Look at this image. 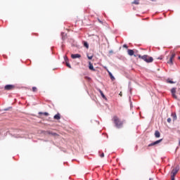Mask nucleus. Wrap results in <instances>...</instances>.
Segmentation results:
<instances>
[{
	"mask_svg": "<svg viewBox=\"0 0 180 180\" xmlns=\"http://www.w3.org/2000/svg\"><path fill=\"white\" fill-rule=\"evenodd\" d=\"M140 0H134L132 4L134 5H139L140 4L139 2Z\"/></svg>",
	"mask_w": 180,
	"mask_h": 180,
	"instance_id": "obj_18",
	"label": "nucleus"
},
{
	"mask_svg": "<svg viewBox=\"0 0 180 180\" xmlns=\"http://www.w3.org/2000/svg\"><path fill=\"white\" fill-rule=\"evenodd\" d=\"M172 95L174 98V99H178V97L176 96V88H172L171 89Z\"/></svg>",
	"mask_w": 180,
	"mask_h": 180,
	"instance_id": "obj_5",
	"label": "nucleus"
},
{
	"mask_svg": "<svg viewBox=\"0 0 180 180\" xmlns=\"http://www.w3.org/2000/svg\"><path fill=\"white\" fill-rule=\"evenodd\" d=\"M39 115H44V116H49V112H39Z\"/></svg>",
	"mask_w": 180,
	"mask_h": 180,
	"instance_id": "obj_21",
	"label": "nucleus"
},
{
	"mask_svg": "<svg viewBox=\"0 0 180 180\" xmlns=\"http://www.w3.org/2000/svg\"><path fill=\"white\" fill-rule=\"evenodd\" d=\"M151 1H155V0H151Z\"/></svg>",
	"mask_w": 180,
	"mask_h": 180,
	"instance_id": "obj_34",
	"label": "nucleus"
},
{
	"mask_svg": "<svg viewBox=\"0 0 180 180\" xmlns=\"http://www.w3.org/2000/svg\"><path fill=\"white\" fill-rule=\"evenodd\" d=\"M108 72L109 74L110 79H112V81H115V77H113V75H112V72H110L109 70H108Z\"/></svg>",
	"mask_w": 180,
	"mask_h": 180,
	"instance_id": "obj_16",
	"label": "nucleus"
},
{
	"mask_svg": "<svg viewBox=\"0 0 180 180\" xmlns=\"http://www.w3.org/2000/svg\"><path fill=\"white\" fill-rule=\"evenodd\" d=\"M158 60H162V58H158Z\"/></svg>",
	"mask_w": 180,
	"mask_h": 180,
	"instance_id": "obj_31",
	"label": "nucleus"
},
{
	"mask_svg": "<svg viewBox=\"0 0 180 180\" xmlns=\"http://www.w3.org/2000/svg\"><path fill=\"white\" fill-rule=\"evenodd\" d=\"M32 92H37V87L36 86L32 87Z\"/></svg>",
	"mask_w": 180,
	"mask_h": 180,
	"instance_id": "obj_20",
	"label": "nucleus"
},
{
	"mask_svg": "<svg viewBox=\"0 0 180 180\" xmlns=\"http://www.w3.org/2000/svg\"><path fill=\"white\" fill-rule=\"evenodd\" d=\"M100 23H102V21L99 20Z\"/></svg>",
	"mask_w": 180,
	"mask_h": 180,
	"instance_id": "obj_32",
	"label": "nucleus"
},
{
	"mask_svg": "<svg viewBox=\"0 0 180 180\" xmlns=\"http://www.w3.org/2000/svg\"><path fill=\"white\" fill-rule=\"evenodd\" d=\"M166 82H167V84H175V82L170 80L169 79H167Z\"/></svg>",
	"mask_w": 180,
	"mask_h": 180,
	"instance_id": "obj_17",
	"label": "nucleus"
},
{
	"mask_svg": "<svg viewBox=\"0 0 180 180\" xmlns=\"http://www.w3.org/2000/svg\"><path fill=\"white\" fill-rule=\"evenodd\" d=\"M86 79H91V77H85Z\"/></svg>",
	"mask_w": 180,
	"mask_h": 180,
	"instance_id": "obj_28",
	"label": "nucleus"
},
{
	"mask_svg": "<svg viewBox=\"0 0 180 180\" xmlns=\"http://www.w3.org/2000/svg\"><path fill=\"white\" fill-rule=\"evenodd\" d=\"M123 47H124V49H127V45L124 44V45H123Z\"/></svg>",
	"mask_w": 180,
	"mask_h": 180,
	"instance_id": "obj_27",
	"label": "nucleus"
},
{
	"mask_svg": "<svg viewBox=\"0 0 180 180\" xmlns=\"http://www.w3.org/2000/svg\"><path fill=\"white\" fill-rule=\"evenodd\" d=\"M155 136L156 137V139H159V137L161 136V134L160 133L159 131H155Z\"/></svg>",
	"mask_w": 180,
	"mask_h": 180,
	"instance_id": "obj_14",
	"label": "nucleus"
},
{
	"mask_svg": "<svg viewBox=\"0 0 180 180\" xmlns=\"http://www.w3.org/2000/svg\"><path fill=\"white\" fill-rule=\"evenodd\" d=\"M172 180H175V177H171Z\"/></svg>",
	"mask_w": 180,
	"mask_h": 180,
	"instance_id": "obj_30",
	"label": "nucleus"
},
{
	"mask_svg": "<svg viewBox=\"0 0 180 180\" xmlns=\"http://www.w3.org/2000/svg\"><path fill=\"white\" fill-rule=\"evenodd\" d=\"M53 119H55V120H60L61 119V115H60V113H57L54 115Z\"/></svg>",
	"mask_w": 180,
	"mask_h": 180,
	"instance_id": "obj_11",
	"label": "nucleus"
},
{
	"mask_svg": "<svg viewBox=\"0 0 180 180\" xmlns=\"http://www.w3.org/2000/svg\"><path fill=\"white\" fill-rule=\"evenodd\" d=\"M171 122H172L171 118H168V119H167V122H168V123H171Z\"/></svg>",
	"mask_w": 180,
	"mask_h": 180,
	"instance_id": "obj_26",
	"label": "nucleus"
},
{
	"mask_svg": "<svg viewBox=\"0 0 180 180\" xmlns=\"http://www.w3.org/2000/svg\"><path fill=\"white\" fill-rule=\"evenodd\" d=\"M171 116H172V119H173V122H175V120H176V119H177V117H176V113L172 112V113L171 114Z\"/></svg>",
	"mask_w": 180,
	"mask_h": 180,
	"instance_id": "obj_13",
	"label": "nucleus"
},
{
	"mask_svg": "<svg viewBox=\"0 0 180 180\" xmlns=\"http://www.w3.org/2000/svg\"><path fill=\"white\" fill-rule=\"evenodd\" d=\"M176 174H178V169H173L172 171L171 177L175 178V175H176Z\"/></svg>",
	"mask_w": 180,
	"mask_h": 180,
	"instance_id": "obj_7",
	"label": "nucleus"
},
{
	"mask_svg": "<svg viewBox=\"0 0 180 180\" xmlns=\"http://www.w3.org/2000/svg\"><path fill=\"white\" fill-rule=\"evenodd\" d=\"M16 86L13 84H7L4 86L5 91H13Z\"/></svg>",
	"mask_w": 180,
	"mask_h": 180,
	"instance_id": "obj_4",
	"label": "nucleus"
},
{
	"mask_svg": "<svg viewBox=\"0 0 180 180\" xmlns=\"http://www.w3.org/2000/svg\"><path fill=\"white\" fill-rule=\"evenodd\" d=\"M129 56H134V51L131 49H128L127 51Z\"/></svg>",
	"mask_w": 180,
	"mask_h": 180,
	"instance_id": "obj_15",
	"label": "nucleus"
},
{
	"mask_svg": "<svg viewBox=\"0 0 180 180\" xmlns=\"http://www.w3.org/2000/svg\"><path fill=\"white\" fill-rule=\"evenodd\" d=\"M100 157L101 158H103V157H105V153H102L101 155H100Z\"/></svg>",
	"mask_w": 180,
	"mask_h": 180,
	"instance_id": "obj_24",
	"label": "nucleus"
},
{
	"mask_svg": "<svg viewBox=\"0 0 180 180\" xmlns=\"http://www.w3.org/2000/svg\"><path fill=\"white\" fill-rule=\"evenodd\" d=\"M179 146H180V140H179Z\"/></svg>",
	"mask_w": 180,
	"mask_h": 180,
	"instance_id": "obj_33",
	"label": "nucleus"
},
{
	"mask_svg": "<svg viewBox=\"0 0 180 180\" xmlns=\"http://www.w3.org/2000/svg\"><path fill=\"white\" fill-rule=\"evenodd\" d=\"M161 141H162V139L158 140L152 143H150L148 145V147H153V146H157V144H160V143H161Z\"/></svg>",
	"mask_w": 180,
	"mask_h": 180,
	"instance_id": "obj_6",
	"label": "nucleus"
},
{
	"mask_svg": "<svg viewBox=\"0 0 180 180\" xmlns=\"http://www.w3.org/2000/svg\"><path fill=\"white\" fill-rule=\"evenodd\" d=\"M89 69L91 70V71H96L94 68V65L91 62H89Z\"/></svg>",
	"mask_w": 180,
	"mask_h": 180,
	"instance_id": "obj_9",
	"label": "nucleus"
},
{
	"mask_svg": "<svg viewBox=\"0 0 180 180\" xmlns=\"http://www.w3.org/2000/svg\"><path fill=\"white\" fill-rule=\"evenodd\" d=\"M84 46L86 49H89V45L88 44V42H84Z\"/></svg>",
	"mask_w": 180,
	"mask_h": 180,
	"instance_id": "obj_19",
	"label": "nucleus"
},
{
	"mask_svg": "<svg viewBox=\"0 0 180 180\" xmlns=\"http://www.w3.org/2000/svg\"><path fill=\"white\" fill-rule=\"evenodd\" d=\"M175 53H172L171 56L167 57V59L169 58L167 64H169V65H174V59L175 58Z\"/></svg>",
	"mask_w": 180,
	"mask_h": 180,
	"instance_id": "obj_3",
	"label": "nucleus"
},
{
	"mask_svg": "<svg viewBox=\"0 0 180 180\" xmlns=\"http://www.w3.org/2000/svg\"><path fill=\"white\" fill-rule=\"evenodd\" d=\"M139 58H141V60H143V61H146V63H153L154 61V59L151 56H148V55H138Z\"/></svg>",
	"mask_w": 180,
	"mask_h": 180,
	"instance_id": "obj_2",
	"label": "nucleus"
},
{
	"mask_svg": "<svg viewBox=\"0 0 180 180\" xmlns=\"http://www.w3.org/2000/svg\"><path fill=\"white\" fill-rule=\"evenodd\" d=\"M64 58H65V60L66 63H67V61L68 60V58L66 56H64Z\"/></svg>",
	"mask_w": 180,
	"mask_h": 180,
	"instance_id": "obj_25",
	"label": "nucleus"
},
{
	"mask_svg": "<svg viewBox=\"0 0 180 180\" xmlns=\"http://www.w3.org/2000/svg\"><path fill=\"white\" fill-rule=\"evenodd\" d=\"M87 58H89V60H92V58H94V56H87Z\"/></svg>",
	"mask_w": 180,
	"mask_h": 180,
	"instance_id": "obj_22",
	"label": "nucleus"
},
{
	"mask_svg": "<svg viewBox=\"0 0 180 180\" xmlns=\"http://www.w3.org/2000/svg\"><path fill=\"white\" fill-rule=\"evenodd\" d=\"M66 65H67V67H68L69 68H71V65H70V63H68V62H66Z\"/></svg>",
	"mask_w": 180,
	"mask_h": 180,
	"instance_id": "obj_23",
	"label": "nucleus"
},
{
	"mask_svg": "<svg viewBox=\"0 0 180 180\" xmlns=\"http://www.w3.org/2000/svg\"><path fill=\"white\" fill-rule=\"evenodd\" d=\"M119 95H120L121 96H122V92H120V94H119Z\"/></svg>",
	"mask_w": 180,
	"mask_h": 180,
	"instance_id": "obj_29",
	"label": "nucleus"
},
{
	"mask_svg": "<svg viewBox=\"0 0 180 180\" xmlns=\"http://www.w3.org/2000/svg\"><path fill=\"white\" fill-rule=\"evenodd\" d=\"M71 57L72 58H81V55L79 53H76V54H72Z\"/></svg>",
	"mask_w": 180,
	"mask_h": 180,
	"instance_id": "obj_10",
	"label": "nucleus"
},
{
	"mask_svg": "<svg viewBox=\"0 0 180 180\" xmlns=\"http://www.w3.org/2000/svg\"><path fill=\"white\" fill-rule=\"evenodd\" d=\"M112 122H114V124L117 129H122L123 127V124L124 123V120L122 121L119 117L115 115L112 118Z\"/></svg>",
	"mask_w": 180,
	"mask_h": 180,
	"instance_id": "obj_1",
	"label": "nucleus"
},
{
	"mask_svg": "<svg viewBox=\"0 0 180 180\" xmlns=\"http://www.w3.org/2000/svg\"><path fill=\"white\" fill-rule=\"evenodd\" d=\"M97 90L98 91V92H100L101 96L103 98H104L105 101L108 100V98H106V96H105V94H103V91H102V90H101V89H97Z\"/></svg>",
	"mask_w": 180,
	"mask_h": 180,
	"instance_id": "obj_8",
	"label": "nucleus"
},
{
	"mask_svg": "<svg viewBox=\"0 0 180 180\" xmlns=\"http://www.w3.org/2000/svg\"><path fill=\"white\" fill-rule=\"evenodd\" d=\"M47 134H50L51 136H53L55 137L58 136V134L57 133L53 132V131H48Z\"/></svg>",
	"mask_w": 180,
	"mask_h": 180,
	"instance_id": "obj_12",
	"label": "nucleus"
}]
</instances>
